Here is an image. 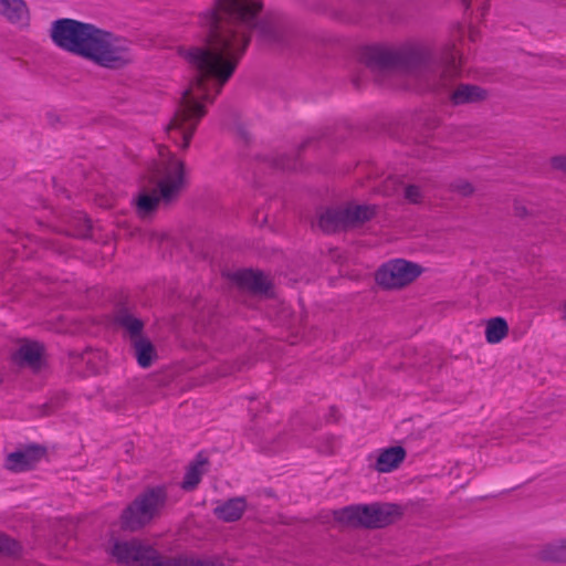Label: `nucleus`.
Masks as SVG:
<instances>
[{
    "label": "nucleus",
    "mask_w": 566,
    "mask_h": 566,
    "mask_svg": "<svg viewBox=\"0 0 566 566\" xmlns=\"http://www.w3.org/2000/svg\"><path fill=\"white\" fill-rule=\"evenodd\" d=\"M261 12V0H217L213 8L200 13L199 22L206 29V41L185 52L195 75L166 127L167 137L176 146L188 148L206 114V105L233 75L252 32L266 42L280 39L281 22L272 17H262Z\"/></svg>",
    "instance_id": "1"
},
{
    "label": "nucleus",
    "mask_w": 566,
    "mask_h": 566,
    "mask_svg": "<svg viewBox=\"0 0 566 566\" xmlns=\"http://www.w3.org/2000/svg\"><path fill=\"white\" fill-rule=\"evenodd\" d=\"M50 32L55 45L103 67L118 69L133 60L127 40L93 24L60 19L52 23Z\"/></svg>",
    "instance_id": "2"
},
{
    "label": "nucleus",
    "mask_w": 566,
    "mask_h": 566,
    "mask_svg": "<svg viewBox=\"0 0 566 566\" xmlns=\"http://www.w3.org/2000/svg\"><path fill=\"white\" fill-rule=\"evenodd\" d=\"M187 185L185 163L168 149H159V158L149 170V186L143 188L135 199L140 218L149 217L161 203H170Z\"/></svg>",
    "instance_id": "3"
},
{
    "label": "nucleus",
    "mask_w": 566,
    "mask_h": 566,
    "mask_svg": "<svg viewBox=\"0 0 566 566\" xmlns=\"http://www.w3.org/2000/svg\"><path fill=\"white\" fill-rule=\"evenodd\" d=\"M335 520L348 526L384 527L401 515L395 504H374L349 506L335 512Z\"/></svg>",
    "instance_id": "4"
},
{
    "label": "nucleus",
    "mask_w": 566,
    "mask_h": 566,
    "mask_svg": "<svg viewBox=\"0 0 566 566\" xmlns=\"http://www.w3.org/2000/svg\"><path fill=\"white\" fill-rule=\"evenodd\" d=\"M166 494L164 489H151L135 500L122 515L123 526L137 530L151 521L164 506Z\"/></svg>",
    "instance_id": "5"
},
{
    "label": "nucleus",
    "mask_w": 566,
    "mask_h": 566,
    "mask_svg": "<svg viewBox=\"0 0 566 566\" xmlns=\"http://www.w3.org/2000/svg\"><path fill=\"white\" fill-rule=\"evenodd\" d=\"M113 555L118 562L137 566H185L186 559H161L157 552L138 541L118 542Z\"/></svg>",
    "instance_id": "6"
},
{
    "label": "nucleus",
    "mask_w": 566,
    "mask_h": 566,
    "mask_svg": "<svg viewBox=\"0 0 566 566\" xmlns=\"http://www.w3.org/2000/svg\"><path fill=\"white\" fill-rule=\"evenodd\" d=\"M421 274V268L403 259L385 263L376 274V281L386 289H400L413 282Z\"/></svg>",
    "instance_id": "7"
},
{
    "label": "nucleus",
    "mask_w": 566,
    "mask_h": 566,
    "mask_svg": "<svg viewBox=\"0 0 566 566\" xmlns=\"http://www.w3.org/2000/svg\"><path fill=\"white\" fill-rule=\"evenodd\" d=\"M373 214L374 209L367 206H347L342 209H331L321 216L319 227L327 232L335 231L355 222L368 220Z\"/></svg>",
    "instance_id": "8"
},
{
    "label": "nucleus",
    "mask_w": 566,
    "mask_h": 566,
    "mask_svg": "<svg viewBox=\"0 0 566 566\" xmlns=\"http://www.w3.org/2000/svg\"><path fill=\"white\" fill-rule=\"evenodd\" d=\"M402 51L390 45L371 44L361 49L360 61L373 70H388L396 66Z\"/></svg>",
    "instance_id": "9"
},
{
    "label": "nucleus",
    "mask_w": 566,
    "mask_h": 566,
    "mask_svg": "<svg viewBox=\"0 0 566 566\" xmlns=\"http://www.w3.org/2000/svg\"><path fill=\"white\" fill-rule=\"evenodd\" d=\"M44 455V450L39 447H29L10 453L6 460V467L14 472H23L32 469Z\"/></svg>",
    "instance_id": "10"
},
{
    "label": "nucleus",
    "mask_w": 566,
    "mask_h": 566,
    "mask_svg": "<svg viewBox=\"0 0 566 566\" xmlns=\"http://www.w3.org/2000/svg\"><path fill=\"white\" fill-rule=\"evenodd\" d=\"M406 450L400 446L379 449L377 451L375 469L380 473L396 470L405 460Z\"/></svg>",
    "instance_id": "11"
},
{
    "label": "nucleus",
    "mask_w": 566,
    "mask_h": 566,
    "mask_svg": "<svg viewBox=\"0 0 566 566\" xmlns=\"http://www.w3.org/2000/svg\"><path fill=\"white\" fill-rule=\"evenodd\" d=\"M0 14L14 24L25 25L29 9L23 0H0Z\"/></svg>",
    "instance_id": "12"
},
{
    "label": "nucleus",
    "mask_w": 566,
    "mask_h": 566,
    "mask_svg": "<svg viewBox=\"0 0 566 566\" xmlns=\"http://www.w3.org/2000/svg\"><path fill=\"white\" fill-rule=\"evenodd\" d=\"M245 509V500L243 497H234L217 505L214 514L224 522H233L242 516Z\"/></svg>",
    "instance_id": "13"
},
{
    "label": "nucleus",
    "mask_w": 566,
    "mask_h": 566,
    "mask_svg": "<svg viewBox=\"0 0 566 566\" xmlns=\"http://www.w3.org/2000/svg\"><path fill=\"white\" fill-rule=\"evenodd\" d=\"M509 324L505 318L496 316L484 323V336L488 344L495 345L509 335Z\"/></svg>",
    "instance_id": "14"
},
{
    "label": "nucleus",
    "mask_w": 566,
    "mask_h": 566,
    "mask_svg": "<svg viewBox=\"0 0 566 566\" xmlns=\"http://www.w3.org/2000/svg\"><path fill=\"white\" fill-rule=\"evenodd\" d=\"M42 354L43 347L39 343L28 340L20 345L15 359L32 368H36L40 365Z\"/></svg>",
    "instance_id": "15"
},
{
    "label": "nucleus",
    "mask_w": 566,
    "mask_h": 566,
    "mask_svg": "<svg viewBox=\"0 0 566 566\" xmlns=\"http://www.w3.org/2000/svg\"><path fill=\"white\" fill-rule=\"evenodd\" d=\"M486 91L476 85H460L452 93L453 104L474 103L486 97Z\"/></svg>",
    "instance_id": "16"
},
{
    "label": "nucleus",
    "mask_w": 566,
    "mask_h": 566,
    "mask_svg": "<svg viewBox=\"0 0 566 566\" xmlns=\"http://www.w3.org/2000/svg\"><path fill=\"white\" fill-rule=\"evenodd\" d=\"M133 345L138 364L142 367H148L155 357V349L150 342L145 338H137Z\"/></svg>",
    "instance_id": "17"
},
{
    "label": "nucleus",
    "mask_w": 566,
    "mask_h": 566,
    "mask_svg": "<svg viewBox=\"0 0 566 566\" xmlns=\"http://www.w3.org/2000/svg\"><path fill=\"white\" fill-rule=\"evenodd\" d=\"M241 282L255 292H265L268 289L266 276L258 271L247 270L240 273Z\"/></svg>",
    "instance_id": "18"
},
{
    "label": "nucleus",
    "mask_w": 566,
    "mask_h": 566,
    "mask_svg": "<svg viewBox=\"0 0 566 566\" xmlns=\"http://www.w3.org/2000/svg\"><path fill=\"white\" fill-rule=\"evenodd\" d=\"M205 464L203 460H197L190 464L182 481V489L192 490L198 485L205 471Z\"/></svg>",
    "instance_id": "19"
},
{
    "label": "nucleus",
    "mask_w": 566,
    "mask_h": 566,
    "mask_svg": "<svg viewBox=\"0 0 566 566\" xmlns=\"http://www.w3.org/2000/svg\"><path fill=\"white\" fill-rule=\"evenodd\" d=\"M542 558L552 562H566V539L548 544L542 551Z\"/></svg>",
    "instance_id": "20"
},
{
    "label": "nucleus",
    "mask_w": 566,
    "mask_h": 566,
    "mask_svg": "<svg viewBox=\"0 0 566 566\" xmlns=\"http://www.w3.org/2000/svg\"><path fill=\"white\" fill-rule=\"evenodd\" d=\"M118 323L130 334L133 343L137 338H143L140 336L143 323L139 319L135 318L134 316L127 313H123L118 316Z\"/></svg>",
    "instance_id": "21"
},
{
    "label": "nucleus",
    "mask_w": 566,
    "mask_h": 566,
    "mask_svg": "<svg viewBox=\"0 0 566 566\" xmlns=\"http://www.w3.org/2000/svg\"><path fill=\"white\" fill-rule=\"evenodd\" d=\"M19 551V545L13 539L0 534V553L15 554Z\"/></svg>",
    "instance_id": "22"
},
{
    "label": "nucleus",
    "mask_w": 566,
    "mask_h": 566,
    "mask_svg": "<svg viewBox=\"0 0 566 566\" xmlns=\"http://www.w3.org/2000/svg\"><path fill=\"white\" fill-rule=\"evenodd\" d=\"M405 197L412 203H416L421 198L420 189L417 186H408L405 188Z\"/></svg>",
    "instance_id": "23"
},
{
    "label": "nucleus",
    "mask_w": 566,
    "mask_h": 566,
    "mask_svg": "<svg viewBox=\"0 0 566 566\" xmlns=\"http://www.w3.org/2000/svg\"><path fill=\"white\" fill-rule=\"evenodd\" d=\"M551 164L554 169L566 172V156H555L552 158Z\"/></svg>",
    "instance_id": "24"
},
{
    "label": "nucleus",
    "mask_w": 566,
    "mask_h": 566,
    "mask_svg": "<svg viewBox=\"0 0 566 566\" xmlns=\"http://www.w3.org/2000/svg\"><path fill=\"white\" fill-rule=\"evenodd\" d=\"M185 566H210V565L207 563L200 562V560L186 559Z\"/></svg>",
    "instance_id": "25"
},
{
    "label": "nucleus",
    "mask_w": 566,
    "mask_h": 566,
    "mask_svg": "<svg viewBox=\"0 0 566 566\" xmlns=\"http://www.w3.org/2000/svg\"><path fill=\"white\" fill-rule=\"evenodd\" d=\"M446 72H448V73L450 72V73H452V75L458 73V65L455 63V57H452V65Z\"/></svg>",
    "instance_id": "26"
},
{
    "label": "nucleus",
    "mask_w": 566,
    "mask_h": 566,
    "mask_svg": "<svg viewBox=\"0 0 566 566\" xmlns=\"http://www.w3.org/2000/svg\"><path fill=\"white\" fill-rule=\"evenodd\" d=\"M563 318L566 319V302H565V305H564V308H563Z\"/></svg>",
    "instance_id": "27"
}]
</instances>
